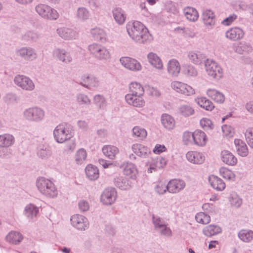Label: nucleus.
<instances>
[{"label":"nucleus","mask_w":253,"mask_h":253,"mask_svg":"<svg viewBox=\"0 0 253 253\" xmlns=\"http://www.w3.org/2000/svg\"><path fill=\"white\" fill-rule=\"evenodd\" d=\"M129 37L138 43H145L152 40V36L147 28L140 22H129L126 26Z\"/></svg>","instance_id":"nucleus-1"},{"label":"nucleus","mask_w":253,"mask_h":253,"mask_svg":"<svg viewBox=\"0 0 253 253\" xmlns=\"http://www.w3.org/2000/svg\"><path fill=\"white\" fill-rule=\"evenodd\" d=\"M36 187L39 192L44 196L54 198L58 196V190L54 183L48 178L40 176L36 181Z\"/></svg>","instance_id":"nucleus-2"},{"label":"nucleus","mask_w":253,"mask_h":253,"mask_svg":"<svg viewBox=\"0 0 253 253\" xmlns=\"http://www.w3.org/2000/svg\"><path fill=\"white\" fill-rule=\"evenodd\" d=\"M74 136L73 126L67 123H61L53 130V136L55 141L62 143L70 140Z\"/></svg>","instance_id":"nucleus-3"},{"label":"nucleus","mask_w":253,"mask_h":253,"mask_svg":"<svg viewBox=\"0 0 253 253\" xmlns=\"http://www.w3.org/2000/svg\"><path fill=\"white\" fill-rule=\"evenodd\" d=\"M45 111L38 106H32L25 109L22 116L25 120L28 122L40 123L45 118Z\"/></svg>","instance_id":"nucleus-4"},{"label":"nucleus","mask_w":253,"mask_h":253,"mask_svg":"<svg viewBox=\"0 0 253 253\" xmlns=\"http://www.w3.org/2000/svg\"><path fill=\"white\" fill-rule=\"evenodd\" d=\"M89 53L94 58L99 60H107L111 58V53L109 50L104 45L93 43L87 46Z\"/></svg>","instance_id":"nucleus-5"},{"label":"nucleus","mask_w":253,"mask_h":253,"mask_svg":"<svg viewBox=\"0 0 253 253\" xmlns=\"http://www.w3.org/2000/svg\"><path fill=\"white\" fill-rule=\"evenodd\" d=\"M35 11L42 18L48 20H56L59 13L54 8L44 3H39L35 6Z\"/></svg>","instance_id":"nucleus-6"},{"label":"nucleus","mask_w":253,"mask_h":253,"mask_svg":"<svg viewBox=\"0 0 253 253\" xmlns=\"http://www.w3.org/2000/svg\"><path fill=\"white\" fill-rule=\"evenodd\" d=\"M205 69L207 74L212 78L219 79L223 75V70L215 61L207 59L205 62Z\"/></svg>","instance_id":"nucleus-7"},{"label":"nucleus","mask_w":253,"mask_h":253,"mask_svg":"<svg viewBox=\"0 0 253 253\" xmlns=\"http://www.w3.org/2000/svg\"><path fill=\"white\" fill-rule=\"evenodd\" d=\"M14 82L17 86L26 91H32L35 87L33 81L24 75H16L14 77Z\"/></svg>","instance_id":"nucleus-8"},{"label":"nucleus","mask_w":253,"mask_h":253,"mask_svg":"<svg viewBox=\"0 0 253 253\" xmlns=\"http://www.w3.org/2000/svg\"><path fill=\"white\" fill-rule=\"evenodd\" d=\"M117 192L115 188L108 187L104 190L100 196L101 203L105 205H111L116 200Z\"/></svg>","instance_id":"nucleus-9"},{"label":"nucleus","mask_w":253,"mask_h":253,"mask_svg":"<svg viewBox=\"0 0 253 253\" xmlns=\"http://www.w3.org/2000/svg\"><path fill=\"white\" fill-rule=\"evenodd\" d=\"M52 53L54 58L65 64H69L73 61L70 53L64 48L55 47Z\"/></svg>","instance_id":"nucleus-10"},{"label":"nucleus","mask_w":253,"mask_h":253,"mask_svg":"<svg viewBox=\"0 0 253 253\" xmlns=\"http://www.w3.org/2000/svg\"><path fill=\"white\" fill-rule=\"evenodd\" d=\"M72 225L78 230L84 231L89 226V222L84 216L76 214L72 215L70 218Z\"/></svg>","instance_id":"nucleus-11"},{"label":"nucleus","mask_w":253,"mask_h":253,"mask_svg":"<svg viewBox=\"0 0 253 253\" xmlns=\"http://www.w3.org/2000/svg\"><path fill=\"white\" fill-rule=\"evenodd\" d=\"M171 87L176 92L187 96L193 95L195 92L191 86L178 81L172 82Z\"/></svg>","instance_id":"nucleus-12"},{"label":"nucleus","mask_w":253,"mask_h":253,"mask_svg":"<svg viewBox=\"0 0 253 253\" xmlns=\"http://www.w3.org/2000/svg\"><path fill=\"white\" fill-rule=\"evenodd\" d=\"M166 165L167 161L165 158L158 157L148 162L147 165L148 167L147 172L149 173H152L161 169H163Z\"/></svg>","instance_id":"nucleus-13"},{"label":"nucleus","mask_w":253,"mask_h":253,"mask_svg":"<svg viewBox=\"0 0 253 253\" xmlns=\"http://www.w3.org/2000/svg\"><path fill=\"white\" fill-rule=\"evenodd\" d=\"M82 82L80 84L88 89L98 87L100 85L99 79L93 75H84L82 77Z\"/></svg>","instance_id":"nucleus-14"},{"label":"nucleus","mask_w":253,"mask_h":253,"mask_svg":"<svg viewBox=\"0 0 253 253\" xmlns=\"http://www.w3.org/2000/svg\"><path fill=\"white\" fill-rule=\"evenodd\" d=\"M16 54L24 59L30 60H35L37 56L35 49L29 46L23 47L16 50Z\"/></svg>","instance_id":"nucleus-15"},{"label":"nucleus","mask_w":253,"mask_h":253,"mask_svg":"<svg viewBox=\"0 0 253 253\" xmlns=\"http://www.w3.org/2000/svg\"><path fill=\"white\" fill-rule=\"evenodd\" d=\"M143 96H139L130 94L125 95V100L129 105L136 108H142L145 106V101L143 98Z\"/></svg>","instance_id":"nucleus-16"},{"label":"nucleus","mask_w":253,"mask_h":253,"mask_svg":"<svg viewBox=\"0 0 253 253\" xmlns=\"http://www.w3.org/2000/svg\"><path fill=\"white\" fill-rule=\"evenodd\" d=\"M120 61L124 67L130 70L137 71L141 69V64L134 59L128 57H123L120 59Z\"/></svg>","instance_id":"nucleus-17"},{"label":"nucleus","mask_w":253,"mask_h":253,"mask_svg":"<svg viewBox=\"0 0 253 253\" xmlns=\"http://www.w3.org/2000/svg\"><path fill=\"white\" fill-rule=\"evenodd\" d=\"M167 68L169 75L173 77H177L181 70L179 62L174 58L170 59L168 62Z\"/></svg>","instance_id":"nucleus-18"},{"label":"nucleus","mask_w":253,"mask_h":253,"mask_svg":"<svg viewBox=\"0 0 253 253\" xmlns=\"http://www.w3.org/2000/svg\"><path fill=\"white\" fill-rule=\"evenodd\" d=\"M202 18L206 28L211 29L215 25V16L211 10H205L203 11Z\"/></svg>","instance_id":"nucleus-19"},{"label":"nucleus","mask_w":253,"mask_h":253,"mask_svg":"<svg viewBox=\"0 0 253 253\" xmlns=\"http://www.w3.org/2000/svg\"><path fill=\"white\" fill-rule=\"evenodd\" d=\"M121 168L123 169L124 175L130 179L135 180L138 174L136 166L131 163H126L122 165Z\"/></svg>","instance_id":"nucleus-20"},{"label":"nucleus","mask_w":253,"mask_h":253,"mask_svg":"<svg viewBox=\"0 0 253 253\" xmlns=\"http://www.w3.org/2000/svg\"><path fill=\"white\" fill-rule=\"evenodd\" d=\"M167 185L169 192L177 193L185 188V182L182 180L174 179L170 180Z\"/></svg>","instance_id":"nucleus-21"},{"label":"nucleus","mask_w":253,"mask_h":253,"mask_svg":"<svg viewBox=\"0 0 253 253\" xmlns=\"http://www.w3.org/2000/svg\"><path fill=\"white\" fill-rule=\"evenodd\" d=\"M244 36V32L243 30L238 27L230 28L225 33V37L233 41L242 39Z\"/></svg>","instance_id":"nucleus-22"},{"label":"nucleus","mask_w":253,"mask_h":253,"mask_svg":"<svg viewBox=\"0 0 253 253\" xmlns=\"http://www.w3.org/2000/svg\"><path fill=\"white\" fill-rule=\"evenodd\" d=\"M115 185L118 188L123 190H128L132 187V182L127 178L119 176L114 178Z\"/></svg>","instance_id":"nucleus-23"},{"label":"nucleus","mask_w":253,"mask_h":253,"mask_svg":"<svg viewBox=\"0 0 253 253\" xmlns=\"http://www.w3.org/2000/svg\"><path fill=\"white\" fill-rule=\"evenodd\" d=\"M131 150L137 156L142 158H146L151 152L147 147L139 143L133 144Z\"/></svg>","instance_id":"nucleus-24"},{"label":"nucleus","mask_w":253,"mask_h":253,"mask_svg":"<svg viewBox=\"0 0 253 253\" xmlns=\"http://www.w3.org/2000/svg\"><path fill=\"white\" fill-rule=\"evenodd\" d=\"M56 31L61 38L66 40L75 39L76 37V32L70 28L60 27L58 28Z\"/></svg>","instance_id":"nucleus-25"},{"label":"nucleus","mask_w":253,"mask_h":253,"mask_svg":"<svg viewBox=\"0 0 253 253\" xmlns=\"http://www.w3.org/2000/svg\"><path fill=\"white\" fill-rule=\"evenodd\" d=\"M149 63L155 68L161 70L164 68L163 63L160 57L155 53L150 52L147 54Z\"/></svg>","instance_id":"nucleus-26"},{"label":"nucleus","mask_w":253,"mask_h":253,"mask_svg":"<svg viewBox=\"0 0 253 253\" xmlns=\"http://www.w3.org/2000/svg\"><path fill=\"white\" fill-rule=\"evenodd\" d=\"M187 160L195 164H200L205 161V157L202 153L196 151H189L186 154Z\"/></svg>","instance_id":"nucleus-27"},{"label":"nucleus","mask_w":253,"mask_h":253,"mask_svg":"<svg viewBox=\"0 0 253 253\" xmlns=\"http://www.w3.org/2000/svg\"><path fill=\"white\" fill-rule=\"evenodd\" d=\"M15 143L14 136L10 133L0 134V148H7L12 146Z\"/></svg>","instance_id":"nucleus-28"},{"label":"nucleus","mask_w":253,"mask_h":253,"mask_svg":"<svg viewBox=\"0 0 253 253\" xmlns=\"http://www.w3.org/2000/svg\"><path fill=\"white\" fill-rule=\"evenodd\" d=\"M161 121L163 126L168 130L173 129L175 126L174 119L169 114H162L161 117Z\"/></svg>","instance_id":"nucleus-29"},{"label":"nucleus","mask_w":253,"mask_h":253,"mask_svg":"<svg viewBox=\"0 0 253 253\" xmlns=\"http://www.w3.org/2000/svg\"><path fill=\"white\" fill-rule=\"evenodd\" d=\"M188 58L193 64L200 65L205 59V56L199 51H192L188 53Z\"/></svg>","instance_id":"nucleus-30"},{"label":"nucleus","mask_w":253,"mask_h":253,"mask_svg":"<svg viewBox=\"0 0 253 253\" xmlns=\"http://www.w3.org/2000/svg\"><path fill=\"white\" fill-rule=\"evenodd\" d=\"M209 181L212 188L217 191H222L225 188V183L221 179L216 176H210Z\"/></svg>","instance_id":"nucleus-31"},{"label":"nucleus","mask_w":253,"mask_h":253,"mask_svg":"<svg viewBox=\"0 0 253 253\" xmlns=\"http://www.w3.org/2000/svg\"><path fill=\"white\" fill-rule=\"evenodd\" d=\"M221 232V228L218 225L214 224L209 225L205 227L202 231L204 235L208 237L217 235Z\"/></svg>","instance_id":"nucleus-32"},{"label":"nucleus","mask_w":253,"mask_h":253,"mask_svg":"<svg viewBox=\"0 0 253 253\" xmlns=\"http://www.w3.org/2000/svg\"><path fill=\"white\" fill-rule=\"evenodd\" d=\"M207 141V138L204 132L200 130H196L194 132L193 142L199 146H205Z\"/></svg>","instance_id":"nucleus-33"},{"label":"nucleus","mask_w":253,"mask_h":253,"mask_svg":"<svg viewBox=\"0 0 253 253\" xmlns=\"http://www.w3.org/2000/svg\"><path fill=\"white\" fill-rule=\"evenodd\" d=\"M183 13L185 18L191 22L196 21L199 18L197 10L194 7L187 6L183 9Z\"/></svg>","instance_id":"nucleus-34"},{"label":"nucleus","mask_w":253,"mask_h":253,"mask_svg":"<svg viewBox=\"0 0 253 253\" xmlns=\"http://www.w3.org/2000/svg\"><path fill=\"white\" fill-rule=\"evenodd\" d=\"M90 33L94 40L101 42L106 41L107 34L103 29L96 27L91 29Z\"/></svg>","instance_id":"nucleus-35"},{"label":"nucleus","mask_w":253,"mask_h":253,"mask_svg":"<svg viewBox=\"0 0 253 253\" xmlns=\"http://www.w3.org/2000/svg\"><path fill=\"white\" fill-rule=\"evenodd\" d=\"M222 161L227 165L235 166L237 163V159L232 153L227 150H224L221 153Z\"/></svg>","instance_id":"nucleus-36"},{"label":"nucleus","mask_w":253,"mask_h":253,"mask_svg":"<svg viewBox=\"0 0 253 253\" xmlns=\"http://www.w3.org/2000/svg\"><path fill=\"white\" fill-rule=\"evenodd\" d=\"M234 144L238 154L242 157H246L248 154V149L246 143L241 139H235Z\"/></svg>","instance_id":"nucleus-37"},{"label":"nucleus","mask_w":253,"mask_h":253,"mask_svg":"<svg viewBox=\"0 0 253 253\" xmlns=\"http://www.w3.org/2000/svg\"><path fill=\"white\" fill-rule=\"evenodd\" d=\"M207 94L209 97L217 103H222L225 100L224 95L215 89L210 88L208 89Z\"/></svg>","instance_id":"nucleus-38"},{"label":"nucleus","mask_w":253,"mask_h":253,"mask_svg":"<svg viewBox=\"0 0 253 253\" xmlns=\"http://www.w3.org/2000/svg\"><path fill=\"white\" fill-rule=\"evenodd\" d=\"M112 13L116 22L119 25L123 24L126 18L125 11L120 7H115L112 10Z\"/></svg>","instance_id":"nucleus-39"},{"label":"nucleus","mask_w":253,"mask_h":253,"mask_svg":"<svg viewBox=\"0 0 253 253\" xmlns=\"http://www.w3.org/2000/svg\"><path fill=\"white\" fill-rule=\"evenodd\" d=\"M128 94L137 95L139 96H143L144 94V89L143 86L137 82H132L129 85Z\"/></svg>","instance_id":"nucleus-40"},{"label":"nucleus","mask_w":253,"mask_h":253,"mask_svg":"<svg viewBox=\"0 0 253 253\" xmlns=\"http://www.w3.org/2000/svg\"><path fill=\"white\" fill-rule=\"evenodd\" d=\"M93 101L95 106L100 110L106 109L107 101L104 95L100 94H96L93 96Z\"/></svg>","instance_id":"nucleus-41"},{"label":"nucleus","mask_w":253,"mask_h":253,"mask_svg":"<svg viewBox=\"0 0 253 253\" xmlns=\"http://www.w3.org/2000/svg\"><path fill=\"white\" fill-rule=\"evenodd\" d=\"M85 171L86 176L91 180H95L99 177V170L97 167L92 165H87L85 169Z\"/></svg>","instance_id":"nucleus-42"},{"label":"nucleus","mask_w":253,"mask_h":253,"mask_svg":"<svg viewBox=\"0 0 253 253\" xmlns=\"http://www.w3.org/2000/svg\"><path fill=\"white\" fill-rule=\"evenodd\" d=\"M195 101L201 107L207 111H211L214 108L213 103L206 97L197 98Z\"/></svg>","instance_id":"nucleus-43"},{"label":"nucleus","mask_w":253,"mask_h":253,"mask_svg":"<svg viewBox=\"0 0 253 253\" xmlns=\"http://www.w3.org/2000/svg\"><path fill=\"white\" fill-rule=\"evenodd\" d=\"M24 212L28 218L32 219L39 213V208L35 205L30 203L26 206Z\"/></svg>","instance_id":"nucleus-44"},{"label":"nucleus","mask_w":253,"mask_h":253,"mask_svg":"<svg viewBox=\"0 0 253 253\" xmlns=\"http://www.w3.org/2000/svg\"><path fill=\"white\" fill-rule=\"evenodd\" d=\"M102 151L104 155L109 159H113L119 152L118 148L112 145H105L103 147Z\"/></svg>","instance_id":"nucleus-45"},{"label":"nucleus","mask_w":253,"mask_h":253,"mask_svg":"<svg viewBox=\"0 0 253 253\" xmlns=\"http://www.w3.org/2000/svg\"><path fill=\"white\" fill-rule=\"evenodd\" d=\"M23 239L21 234L15 231H11L6 236V240L13 244H19Z\"/></svg>","instance_id":"nucleus-46"},{"label":"nucleus","mask_w":253,"mask_h":253,"mask_svg":"<svg viewBox=\"0 0 253 253\" xmlns=\"http://www.w3.org/2000/svg\"><path fill=\"white\" fill-rule=\"evenodd\" d=\"M238 236L243 242L249 243L253 239V231L251 230L243 229L239 232Z\"/></svg>","instance_id":"nucleus-47"},{"label":"nucleus","mask_w":253,"mask_h":253,"mask_svg":"<svg viewBox=\"0 0 253 253\" xmlns=\"http://www.w3.org/2000/svg\"><path fill=\"white\" fill-rule=\"evenodd\" d=\"M76 101L79 105L89 106L91 100L88 95L84 93H79L76 95Z\"/></svg>","instance_id":"nucleus-48"},{"label":"nucleus","mask_w":253,"mask_h":253,"mask_svg":"<svg viewBox=\"0 0 253 253\" xmlns=\"http://www.w3.org/2000/svg\"><path fill=\"white\" fill-rule=\"evenodd\" d=\"M132 131L133 136L137 138L139 140H143L147 135L146 130L138 126H134Z\"/></svg>","instance_id":"nucleus-49"},{"label":"nucleus","mask_w":253,"mask_h":253,"mask_svg":"<svg viewBox=\"0 0 253 253\" xmlns=\"http://www.w3.org/2000/svg\"><path fill=\"white\" fill-rule=\"evenodd\" d=\"M76 16L77 19L81 21H84L88 19L89 12L87 8L84 7H79L77 11Z\"/></svg>","instance_id":"nucleus-50"},{"label":"nucleus","mask_w":253,"mask_h":253,"mask_svg":"<svg viewBox=\"0 0 253 253\" xmlns=\"http://www.w3.org/2000/svg\"><path fill=\"white\" fill-rule=\"evenodd\" d=\"M52 151L49 146H40L38 148V155L42 158H47L51 156Z\"/></svg>","instance_id":"nucleus-51"},{"label":"nucleus","mask_w":253,"mask_h":253,"mask_svg":"<svg viewBox=\"0 0 253 253\" xmlns=\"http://www.w3.org/2000/svg\"><path fill=\"white\" fill-rule=\"evenodd\" d=\"M86 156V151L83 148H81L76 153L75 157V161L77 164H82L85 161Z\"/></svg>","instance_id":"nucleus-52"},{"label":"nucleus","mask_w":253,"mask_h":253,"mask_svg":"<svg viewBox=\"0 0 253 253\" xmlns=\"http://www.w3.org/2000/svg\"><path fill=\"white\" fill-rule=\"evenodd\" d=\"M178 110L179 114L184 117L192 115L194 113V109L188 105H181L178 108Z\"/></svg>","instance_id":"nucleus-53"},{"label":"nucleus","mask_w":253,"mask_h":253,"mask_svg":"<svg viewBox=\"0 0 253 253\" xmlns=\"http://www.w3.org/2000/svg\"><path fill=\"white\" fill-rule=\"evenodd\" d=\"M183 68V74L187 77H196L198 75L196 68L190 64L185 65Z\"/></svg>","instance_id":"nucleus-54"},{"label":"nucleus","mask_w":253,"mask_h":253,"mask_svg":"<svg viewBox=\"0 0 253 253\" xmlns=\"http://www.w3.org/2000/svg\"><path fill=\"white\" fill-rule=\"evenodd\" d=\"M195 219L197 222L203 224H207L211 221L210 216L203 212L197 213L195 215Z\"/></svg>","instance_id":"nucleus-55"},{"label":"nucleus","mask_w":253,"mask_h":253,"mask_svg":"<svg viewBox=\"0 0 253 253\" xmlns=\"http://www.w3.org/2000/svg\"><path fill=\"white\" fill-rule=\"evenodd\" d=\"M220 175L224 179L234 180L235 177V174L227 168L222 167L219 169Z\"/></svg>","instance_id":"nucleus-56"},{"label":"nucleus","mask_w":253,"mask_h":253,"mask_svg":"<svg viewBox=\"0 0 253 253\" xmlns=\"http://www.w3.org/2000/svg\"><path fill=\"white\" fill-rule=\"evenodd\" d=\"M41 38V34L37 31H29L24 36V39L36 42Z\"/></svg>","instance_id":"nucleus-57"},{"label":"nucleus","mask_w":253,"mask_h":253,"mask_svg":"<svg viewBox=\"0 0 253 253\" xmlns=\"http://www.w3.org/2000/svg\"><path fill=\"white\" fill-rule=\"evenodd\" d=\"M244 134L247 143L250 147L253 148V127L248 128Z\"/></svg>","instance_id":"nucleus-58"},{"label":"nucleus","mask_w":253,"mask_h":253,"mask_svg":"<svg viewBox=\"0 0 253 253\" xmlns=\"http://www.w3.org/2000/svg\"><path fill=\"white\" fill-rule=\"evenodd\" d=\"M152 222L154 225V227L155 230L159 228L161 225L166 223L163 218L154 214L152 215Z\"/></svg>","instance_id":"nucleus-59"},{"label":"nucleus","mask_w":253,"mask_h":253,"mask_svg":"<svg viewBox=\"0 0 253 253\" xmlns=\"http://www.w3.org/2000/svg\"><path fill=\"white\" fill-rule=\"evenodd\" d=\"M3 101L7 104L16 103L18 100L17 95L13 93H6L3 97Z\"/></svg>","instance_id":"nucleus-60"},{"label":"nucleus","mask_w":253,"mask_h":253,"mask_svg":"<svg viewBox=\"0 0 253 253\" xmlns=\"http://www.w3.org/2000/svg\"><path fill=\"white\" fill-rule=\"evenodd\" d=\"M156 230L159 232V233L163 236L170 237L172 235V231L171 229L167 226V224L166 223L161 225Z\"/></svg>","instance_id":"nucleus-61"},{"label":"nucleus","mask_w":253,"mask_h":253,"mask_svg":"<svg viewBox=\"0 0 253 253\" xmlns=\"http://www.w3.org/2000/svg\"><path fill=\"white\" fill-rule=\"evenodd\" d=\"M253 7V4H247L246 2L244 1H239L237 3L234 8L237 10L247 11L249 10V8Z\"/></svg>","instance_id":"nucleus-62"},{"label":"nucleus","mask_w":253,"mask_h":253,"mask_svg":"<svg viewBox=\"0 0 253 253\" xmlns=\"http://www.w3.org/2000/svg\"><path fill=\"white\" fill-rule=\"evenodd\" d=\"M155 190L156 193L159 195H163L168 191V185H166L162 182H159L156 185L155 187Z\"/></svg>","instance_id":"nucleus-63"},{"label":"nucleus","mask_w":253,"mask_h":253,"mask_svg":"<svg viewBox=\"0 0 253 253\" xmlns=\"http://www.w3.org/2000/svg\"><path fill=\"white\" fill-rule=\"evenodd\" d=\"M200 125L205 130L211 129L213 127V125L211 121L208 118H203L200 121Z\"/></svg>","instance_id":"nucleus-64"}]
</instances>
